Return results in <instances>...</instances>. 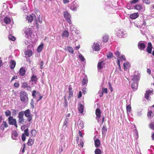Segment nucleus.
Returning a JSON list of instances; mask_svg holds the SVG:
<instances>
[{
    "mask_svg": "<svg viewBox=\"0 0 154 154\" xmlns=\"http://www.w3.org/2000/svg\"><path fill=\"white\" fill-rule=\"evenodd\" d=\"M92 48L94 49L95 51H97L100 49V46L98 43H94L92 45Z\"/></svg>",
    "mask_w": 154,
    "mask_h": 154,
    "instance_id": "obj_20",
    "label": "nucleus"
},
{
    "mask_svg": "<svg viewBox=\"0 0 154 154\" xmlns=\"http://www.w3.org/2000/svg\"><path fill=\"white\" fill-rule=\"evenodd\" d=\"M9 63L10 68L12 69H14L16 65V62L14 60H11L10 61Z\"/></svg>",
    "mask_w": 154,
    "mask_h": 154,
    "instance_id": "obj_18",
    "label": "nucleus"
},
{
    "mask_svg": "<svg viewBox=\"0 0 154 154\" xmlns=\"http://www.w3.org/2000/svg\"><path fill=\"white\" fill-rule=\"evenodd\" d=\"M9 123L10 125H14L17 127L16 120L15 119H13V117L10 116L8 118Z\"/></svg>",
    "mask_w": 154,
    "mask_h": 154,
    "instance_id": "obj_7",
    "label": "nucleus"
},
{
    "mask_svg": "<svg viewBox=\"0 0 154 154\" xmlns=\"http://www.w3.org/2000/svg\"><path fill=\"white\" fill-rule=\"evenodd\" d=\"M8 38L9 39L13 41H14L16 39L15 38L11 35H9L8 36Z\"/></svg>",
    "mask_w": 154,
    "mask_h": 154,
    "instance_id": "obj_52",
    "label": "nucleus"
},
{
    "mask_svg": "<svg viewBox=\"0 0 154 154\" xmlns=\"http://www.w3.org/2000/svg\"><path fill=\"white\" fill-rule=\"evenodd\" d=\"M109 38L108 36L107 35H105L103 36V41L104 42H106L108 41Z\"/></svg>",
    "mask_w": 154,
    "mask_h": 154,
    "instance_id": "obj_41",
    "label": "nucleus"
},
{
    "mask_svg": "<svg viewBox=\"0 0 154 154\" xmlns=\"http://www.w3.org/2000/svg\"><path fill=\"white\" fill-rule=\"evenodd\" d=\"M24 134H25V135L26 136H29V130L28 128H27L25 129L24 131Z\"/></svg>",
    "mask_w": 154,
    "mask_h": 154,
    "instance_id": "obj_51",
    "label": "nucleus"
},
{
    "mask_svg": "<svg viewBox=\"0 0 154 154\" xmlns=\"http://www.w3.org/2000/svg\"><path fill=\"white\" fill-rule=\"evenodd\" d=\"M24 31L28 38L32 34V32L30 28L26 27L24 29Z\"/></svg>",
    "mask_w": 154,
    "mask_h": 154,
    "instance_id": "obj_8",
    "label": "nucleus"
},
{
    "mask_svg": "<svg viewBox=\"0 0 154 154\" xmlns=\"http://www.w3.org/2000/svg\"><path fill=\"white\" fill-rule=\"evenodd\" d=\"M147 115L148 117L151 118L153 116L154 114L151 111H150L148 112Z\"/></svg>",
    "mask_w": 154,
    "mask_h": 154,
    "instance_id": "obj_49",
    "label": "nucleus"
},
{
    "mask_svg": "<svg viewBox=\"0 0 154 154\" xmlns=\"http://www.w3.org/2000/svg\"><path fill=\"white\" fill-rule=\"evenodd\" d=\"M37 94L38 95L40 96L38 99L37 100V102H38L43 97L42 96H40V93L39 92H38L37 93Z\"/></svg>",
    "mask_w": 154,
    "mask_h": 154,
    "instance_id": "obj_56",
    "label": "nucleus"
},
{
    "mask_svg": "<svg viewBox=\"0 0 154 154\" xmlns=\"http://www.w3.org/2000/svg\"><path fill=\"white\" fill-rule=\"evenodd\" d=\"M79 57L82 62H84L85 60L84 57L81 54L79 55Z\"/></svg>",
    "mask_w": 154,
    "mask_h": 154,
    "instance_id": "obj_47",
    "label": "nucleus"
},
{
    "mask_svg": "<svg viewBox=\"0 0 154 154\" xmlns=\"http://www.w3.org/2000/svg\"><path fill=\"white\" fill-rule=\"evenodd\" d=\"M37 22H39V23H42V18L40 17H39L38 19L36 20V24L37 26H38V24Z\"/></svg>",
    "mask_w": 154,
    "mask_h": 154,
    "instance_id": "obj_42",
    "label": "nucleus"
},
{
    "mask_svg": "<svg viewBox=\"0 0 154 154\" xmlns=\"http://www.w3.org/2000/svg\"><path fill=\"white\" fill-rule=\"evenodd\" d=\"M34 143V140L29 138L28 140L27 143V145L29 146H31Z\"/></svg>",
    "mask_w": 154,
    "mask_h": 154,
    "instance_id": "obj_32",
    "label": "nucleus"
},
{
    "mask_svg": "<svg viewBox=\"0 0 154 154\" xmlns=\"http://www.w3.org/2000/svg\"><path fill=\"white\" fill-rule=\"evenodd\" d=\"M146 43L144 41H140L138 44V48L140 50H144L146 47Z\"/></svg>",
    "mask_w": 154,
    "mask_h": 154,
    "instance_id": "obj_6",
    "label": "nucleus"
},
{
    "mask_svg": "<svg viewBox=\"0 0 154 154\" xmlns=\"http://www.w3.org/2000/svg\"><path fill=\"white\" fill-rule=\"evenodd\" d=\"M134 132V137L137 140L138 137V134L137 130L136 129L135 130Z\"/></svg>",
    "mask_w": 154,
    "mask_h": 154,
    "instance_id": "obj_43",
    "label": "nucleus"
},
{
    "mask_svg": "<svg viewBox=\"0 0 154 154\" xmlns=\"http://www.w3.org/2000/svg\"><path fill=\"white\" fill-rule=\"evenodd\" d=\"M31 133L32 136H35L36 135V132L35 130H32L31 131Z\"/></svg>",
    "mask_w": 154,
    "mask_h": 154,
    "instance_id": "obj_55",
    "label": "nucleus"
},
{
    "mask_svg": "<svg viewBox=\"0 0 154 154\" xmlns=\"http://www.w3.org/2000/svg\"><path fill=\"white\" fill-rule=\"evenodd\" d=\"M84 106L82 104H80L78 106V109L79 112L81 114L83 113Z\"/></svg>",
    "mask_w": 154,
    "mask_h": 154,
    "instance_id": "obj_19",
    "label": "nucleus"
},
{
    "mask_svg": "<svg viewBox=\"0 0 154 154\" xmlns=\"http://www.w3.org/2000/svg\"><path fill=\"white\" fill-rule=\"evenodd\" d=\"M118 59H119L121 61H126V59L125 57V56L123 55H122L120 56L119 57Z\"/></svg>",
    "mask_w": 154,
    "mask_h": 154,
    "instance_id": "obj_46",
    "label": "nucleus"
},
{
    "mask_svg": "<svg viewBox=\"0 0 154 154\" xmlns=\"http://www.w3.org/2000/svg\"><path fill=\"white\" fill-rule=\"evenodd\" d=\"M35 17V15L34 14H32L31 15L27 16L26 20H27L28 23H31Z\"/></svg>",
    "mask_w": 154,
    "mask_h": 154,
    "instance_id": "obj_11",
    "label": "nucleus"
},
{
    "mask_svg": "<svg viewBox=\"0 0 154 154\" xmlns=\"http://www.w3.org/2000/svg\"><path fill=\"white\" fill-rule=\"evenodd\" d=\"M140 79V75L135 74L134 75L132 80L133 81L131 86L132 89L134 91L137 90L138 87V82Z\"/></svg>",
    "mask_w": 154,
    "mask_h": 154,
    "instance_id": "obj_1",
    "label": "nucleus"
},
{
    "mask_svg": "<svg viewBox=\"0 0 154 154\" xmlns=\"http://www.w3.org/2000/svg\"><path fill=\"white\" fill-rule=\"evenodd\" d=\"M37 80V78L36 75H32L31 78V80L32 82H34L35 83H36Z\"/></svg>",
    "mask_w": 154,
    "mask_h": 154,
    "instance_id": "obj_29",
    "label": "nucleus"
},
{
    "mask_svg": "<svg viewBox=\"0 0 154 154\" xmlns=\"http://www.w3.org/2000/svg\"><path fill=\"white\" fill-rule=\"evenodd\" d=\"M107 129L105 126H103L102 128V133L103 134H105L107 132Z\"/></svg>",
    "mask_w": 154,
    "mask_h": 154,
    "instance_id": "obj_48",
    "label": "nucleus"
},
{
    "mask_svg": "<svg viewBox=\"0 0 154 154\" xmlns=\"http://www.w3.org/2000/svg\"><path fill=\"white\" fill-rule=\"evenodd\" d=\"M69 33L66 30H65L63 32L62 35V36L63 37H68L69 36Z\"/></svg>",
    "mask_w": 154,
    "mask_h": 154,
    "instance_id": "obj_31",
    "label": "nucleus"
},
{
    "mask_svg": "<svg viewBox=\"0 0 154 154\" xmlns=\"http://www.w3.org/2000/svg\"><path fill=\"white\" fill-rule=\"evenodd\" d=\"M23 115L26 117L27 118V120L28 122H30L32 119V115L30 112V111L29 109H27L25 111H23Z\"/></svg>",
    "mask_w": 154,
    "mask_h": 154,
    "instance_id": "obj_3",
    "label": "nucleus"
},
{
    "mask_svg": "<svg viewBox=\"0 0 154 154\" xmlns=\"http://www.w3.org/2000/svg\"><path fill=\"white\" fill-rule=\"evenodd\" d=\"M144 3L147 4H149L150 3L151 0H142Z\"/></svg>",
    "mask_w": 154,
    "mask_h": 154,
    "instance_id": "obj_58",
    "label": "nucleus"
},
{
    "mask_svg": "<svg viewBox=\"0 0 154 154\" xmlns=\"http://www.w3.org/2000/svg\"><path fill=\"white\" fill-rule=\"evenodd\" d=\"M123 66L125 69H127L130 66V65L128 62H126L124 63Z\"/></svg>",
    "mask_w": 154,
    "mask_h": 154,
    "instance_id": "obj_40",
    "label": "nucleus"
},
{
    "mask_svg": "<svg viewBox=\"0 0 154 154\" xmlns=\"http://www.w3.org/2000/svg\"><path fill=\"white\" fill-rule=\"evenodd\" d=\"M79 5L76 2H74L71 5L70 9L73 11H76Z\"/></svg>",
    "mask_w": 154,
    "mask_h": 154,
    "instance_id": "obj_12",
    "label": "nucleus"
},
{
    "mask_svg": "<svg viewBox=\"0 0 154 154\" xmlns=\"http://www.w3.org/2000/svg\"><path fill=\"white\" fill-rule=\"evenodd\" d=\"M18 136V134H17V132L15 131H13L12 134V138L13 140H16L17 137Z\"/></svg>",
    "mask_w": 154,
    "mask_h": 154,
    "instance_id": "obj_27",
    "label": "nucleus"
},
{
    "mask_svg": "<svg viewBox=\"0 0 154 154\" xmlns=\"http://www.w3.org/2000/svg\"><path fill=\"white\" fill-rule=\"evenodd\" d=\"M152 93L151 91L149 90L146 91L145 94V97L147 100H149V96Z\"/></svg>",
    "mask_w": 154,
    "mask_h": 154,
    "instance_id": "obj_25",
    "label": "nucleus"
},
{
    "mask_svg": "<svg viewBox=\"0 0 154 154\" xmlns=\"http://www.w3.org/2000/svg\"><path fill=\"white\" fill-rule=\"evenodd\" d=\"M64 16L67 22L69 24H71V21L70 19L71 15L67 11H65L64 13Z\"/></svg>",
    "mask_w": 154,
    "mask_h": 154,
    "instance_id": "obj_9",
    "label": "nucleus"
},
{
    "mask_svg": "<svg viewBox=\"0 0 154 154\" xmlns=\"http://www.w3.org/2000/svg\"><path fill=\"white\" fill-rule=\"evenodd\" d=\"M120 60L119 59H117V64L119 66V68H116V69L115 72L116 73H119V71H121V69L120 67Z\"/></svg>",
    "mask_w": 154,
    "mask_h": 154,
    "instance_id": "obj_26",
    "label": "nucleus"
},
{
    "mask_svg": "<svg viewBox=\"0 0 154 154\" xmlns=\"http://www.w3.org/2000/svg\"><path fill=\"white\" fill-rule=\"evenodd\" d=\"M104 65V62L103 61H101L100 62H99L97 64V68L98 69H101Z\"/></svg>",
    "mask_w": 154,
    "mask_h": 154,
    "instance_id": "obj_24",
    "label": "nucleus"
},
{
    "mask_svg": "<svg viewBox=\"0 0 154 154\" xmlns=\"http://www.w3.org/2000/svg\"><path fill=\"white\" fill-rule=\"evenodd\" d=\"M113 54L111 51L109 52L106 55L107 58L108 59H111L113 57Z\"/></svg>",
    "mask_w": 154,
    "mask_h": 154,
    "instance_id": "obj_36",
    "label": "nucleus"
},
{
    "mask_svg": "<svg viewBox=\"0 0 154 154\" xmlns=\"http://www.w3.org/2000/svg\"><path fill=\"white\" fill-rule=\"evenodd\" d=\"M72 26H71L70 28V30L71 31L72 33V34H73L74 33V32H75L74 29H75V28L74 27H73L72 29Z\"/></svg>",
    "mask_w": 154,
    "mask_h": 154,
    "instance_id": "obj_62",
    "label": "nucleus"
},
{
    "mask_svg": "<svg viewBox=\"0 0 154 154\" xmlns=\"http://www.w3.org/2000/svg\"><path fill=\"white\" fill-rule=\"evenodd\" d=\"M20 99L21 101L24 103H26L28 100V95L25 91H21L20 92Z\"/></svg>",
    "mask_w": 154,
    "mask_h": 154,
    "instance_id": "obj_2",
    "label": "nucleus"
},
{
    "mask_svg": "<svg viewBox=\"0 0 154 154\" xmlns=\"http://www.w3.org/2000/svg\"><path fill=\"white\" fill-rule=\"evenodd\" d=\"M116 35L120 38H125L127 35V33L125 31L122 29L118 30L116 32Z\"/></svg>",
    "mask_w": 154,
    "mask_h": 154,
    "instance_id": "obj_4",
    "label": "nucleus"
},
{
    "mask_svg": "<svg viewBox=\"0 0 154 154\" xmlns=\"http://www.w3.org/2000/svg\"><path fill=\"white\" fill-rule=\"evenodd\" d=\"M63 151V149L62 146H60L59 148V150H58L59 153L60 154Z\"/></svg>",
    "mask_w": 154,
    "mask_h": 154,
    "instance_id": "obj_60",
    "label": "nucleus"
},
{
    "mask_svg": "<svg viewBox=\"0 0 154 154\" xmlns=\"http://www.w3.org/2000/svg\"><path fill=\"white\" fill-rule=\"evenodd\" d=\"M36 91L35 90H33L32 91V95L34 98H36Z\"/></svg>",
    "mask_w": 154,
    "mask_h": 154,
    "instance_id": "obj_57",
    "label": "nucleus"
},
{
    "mask_svg": "<svg viewBox=\"0 0 154 154\" xmlns=\"http://www.w3.org/2000/svg\"><path fill=\"white\" fill-rule=\"evenodd\" d=\"M69 121V119L68 118H66L64 122L63 123V127H67L68 125V123Z\"/></svg>",
    "mask_w": 154,
    "mask_h": 154,
    "instance_id": "obj_45",
    "label": "nucleus"
},
{
    "mask_svg": "<svg viewBox=\"0 0 154 154\" xmlns=\"http://www.w3.org/2000/svg\"><path fill=\"white\" fill-rule=\"evenodd\" d=\"M44 45L43 43L41 44L38 47L37 51L38 52H40L42 50Z\"/></svg>",
    "mask_w": 154,
    "mask_h": 154,
    "instance_id": "obj_33",
    "label": "nucleus"
},
{
    "mask_svg": "<svg viewBox=\"0 0 154 154\" xmlns=\"http://www.w3.org/2000/svg\"><path fill=\"white\" fill-rule=\"evenodd\" d=\"M23 116V111L20 112L18 113V121L20 124H22L24 121Z\"/></svg>",
    "mask_w": 154,
    "mask_h": 154,
    "instance_id": "obj_5",
    "label": "nucleus"
},
{
    "mask_svg": "<svg viewBox=\"0 0 154 154\" xmlns=\"http://www.w3.org/2000/svg\"><path fill=\"white\" fill-rule=\"evenodd\" d=\"M30 105H31V107L33 108L34 107V101H33V99H32V100H31V102L30 103Z\"/></svg>",
    "mask_w": 154,
    "mask_h": 154,
    "instance_id": "obj_63",
    "label": "nucleus"
},
{
    "mask_svg": "<svg viewBox=\"0 0 154 154\" xmlns=\"http://www.w3.org/2000/svg\"><path fill=\"white\" fill-rule=\"evenodd\" d=\"M95 113L96 117V119L97 120L98 122H99L100 119L101 112L99 108H97L95 111Z\"/></svg>",
    "mask_w": 154,
    "mask_h": 154,
    "instance_id": "obj_10",
    "label": "nucleus"
},
{
    "mask_svg": "<svg viewBox=\"0 0 154 154\" xmlns=\"http://www.w3.org/2000/svg\"><path fill=\"white\" fill-rule=\"evenodd\" d=\"M26 70L25 68L22 67L20 69L19 71V74L21 76H24L25 75Z\"/></svg>",
    "mask_w": 154,
    "mask_h": 154,
    "instance_id": "obj_14",
    "label": "nucleus"
},
{
    "mask_svg": "<svg viewBox=\"0 0 154 154\" xmlns=\"http://www.w3.org/2000/svg\"><path fill=\"white\" fill-rule=\"evenodd\" d=\"M115 55L118 58V59L120 55V53L119 51H117L115 52Z\"/></svg>",
    "mask_w": 154,
    "mask_h": 154,
    "instance_id": "obj_54",
    "label": "nucleus"
},
{
    "mask_svg": "<svg viewBox=\"0 0 154 154\" xmlns=\"http://www.w3.org/2000/svg\"><path fill=\"white\" fill-rule=\"evenodd\" d=\"M88 82V80L86 76H85L83 79L82 81V85H85L86 84H87Z\"/></svg>",
    "mask_w": 154,
    "mask_h": 154,
    "instance_id": "obj_37",
    "label": "nucleus"
},
{
    "mask_svg": "<svg viewBox=\"0 0 154 154\" xmlns=\"http://www.w3.org/2000/svg\"><path fill=\"white\" fill-rule=\"evenodd\" d=\"M22 88H26L28 91H31V87L26 82H24L22 84Z\"/></svg>",
    "mask_w": 154,
    "mask_h": 154,
    "instance_id": "obj_13",
    "label": "nucleus"
},
{
    "mask_svg": "<svg viewBox=\"0 0 154 154\" xmlns=\"http://www.w3.org/2000/svg\"><path fill=\"white\" fill-rule=\"evenodd\" d=\"M139 15L137 13H135L131 14L130 17L131 19H135L139 17Z\"/></svg>",
    "mask_w": 154,
    "mask_h": 154,
    "instance_id": "obj_22",
    "label": "nucleus"
},
{
    "mask_svg": "<svg viewBox=\"0 0 154 154\" xmlns=\"http://www.w3.org/2000/svg\"><path fill=\"white\" fill-rule=\"evenodd\" d=\"M12 114L13 116H16L17 115V110L14 109H12Z\"/></svg>",
    "mask_w": 154,
    "mask_h": 154,
    "instance_id": "obj_59",
    "label": "nucleus"
},
{
    "mask_svg": "<svg viewBox=\"0 0 154 154\" xmlns=\"http://www.w3.org/2000/svg\"><path fill=\"white\" fill-rule=\"evenodd\" d=\"M26 139V137L25 135H24L23 134L22 135V140L24 141H25Z\"/></svg>",
    "mask_w": 154,
    "mask_h": 154,
    "instance_id": "obj_61",
    "label": "nucleus"
},
{
    "mask_svg": "<svg viewBox=\"0 0 154 154\" xmlns=\"http://www.w3.org/2000/svg\"><path fill=\"white\" fill-rule=\"evenodd\" d=\"M5 114L6 116H10L11 115V113L10 111L9 110H7L5 112Z\"/></svg>",
    "mask_w": 154,
    "mask_h": 154,
    "instance_id": "obj_50",
    "label": "nucleus"
},
{
    "mask_svg": "<svg viewBox=\"0 0 154 154\" xmlns=\"http://www.w3.org/2000/svg\"><path fill=\"white\" fill-rule=\"evenodd\" d=\"M8 125L7 122L4 121L3 122V123L1 125L0 127V129L3 131L5 129V128L8 127Z\"/></svg>",
    "mask_w": 154,
    "mask_h": 154,
    "instance_id": "obj_17",
    "label": "nucleus"
},
{
    "mask_svg": "<svg viewBox=\"0 0 154 154\" xmlns=\"http://www.w3.org/2000/svg\"><path fill=\"white\" fill-rule=\"evenodd\" d=\"M4 22L6 24H9L11 22V20L9 17L6 16L4 19Z\"/></svg>",
    "mask_w": 154,
    "mask_h": 154,
    "instance_id": "obj_28",
    "label": "nucleus"
},
{
    "mask_svg": "<svg viewBox=\"0 0 154 154\" xmlns=\"http://www.w3.org/2000/svg\"><path fill=\"white\" fill-rule=\"evenodd\" d=\"M8 10V5L7 4L4 3L3 4V11L1 13V15H3V13L5 12H7Z\"/></svg>",
    "mask_w": 154,
    "mask_h": 154,
    "instance_id": "obj_15",
    "label": "nucleus"
},
{
    "mask_svg": "<svg viewBox=\"0 0 154 154\" xmlns=\"http://www.w3.org/2000/svg\"><path fill=\"white\" fill-rule=\"evenodd\" d=\"M67 50L68 52L71 54H73L74 51L72 48L70 46H68L67 47Z\"/></svg>",
    "mask_w": 154,
    "mask_h": 154,
    "instance_id": "obj_34",
    "label": "nucleus"
},
{
    "mask_svg": "<svg viewBox=\"0 0 154 154\" xmlns=\"http://www.w3.org/2000/svg\"><path fill=\"white\" fill-rule=\"evenodd\" d=\"M126 109L127 113L130 112L131 109V107L130 106V105L127 106Z\"/></svg>",
    "mask_w": 154,
    "mask_h": 154,
    "instance_id": "obj_53",
    "label": "nucleus"
},
{
    "mask_svg": "<svg viewBox=\"0 0 154 154\" xmlns=\"http://www.w3.org/2000/svg\"><path fill=\"white\" fill-rule=\"evenodd\" d=\"M94 153L95 154H102V151L99 149H96Z\"/></svg>",
    "mask_w": 154,
    "mask_h": 154,
    "instance_id": "obj_44",
    "label": "nucleus"
},
{
    "mask_svg": "<svg viewBox=\"0 0 154 154\" xmlns=\"http://www.w3.org/2000/svg\"><path fill=\"white\" fill-rule=\"evenodd\" d=\"M152 47L151 43H148V46L146 48L147 51L149 53L151 54L152 52Z\"/></svg>",
    "mask_w": 154,
    "mask_h": 154,
    "instance_id": "obj_16",
    "label": "nucleus"
},
{
    "mask_svg": "<svg viewBox=\"0 0 154 154\" xmlns=\"http://www.w3.org/2000/svg\"><path fill=\"white\" fill-rule=\"evenodd\" d=\"M134 9L140 11H141L142 9L144 10L140 5H137L134 6Z\"/></svg>",
    "mask_w": 154,
    "mask_h": 154,
    "instance_id": "obj_30",
    "label": "nucleus"
},
{
    "mask_svg": "<svg viewBox=\"0 0 154 154\" xmlns=\"http://www.w3.org/2000/svg\"><path fill=\"white\" fill-rule=\"evenodd\" d=\"M149 128L152 130H154V121L153 122H151L149 125Z\"/></svg>",
    "mask_w": 154,
    "mask_h": 154,
    "instance_id": "obj_38",
    "label": "nucleus"
},
{
    "mask_svg": "<svg viewBox=\"0 0 154 154\" xmlns=\"http://www.w3.org/2000/svg\"><path fill=\"white\" fill-rule=\"evenodd\" d=\"M103 93H107V88H103V90L102 91Z\"/></svg>",
    "mask_w": 154,
    "mask_h": 154,
    "instance_id": "obj_64",
    "label": "nucleus"
},
{
    "mask_svg": "<svg viewBox=\"0 0 154 154\" xmlns=\"http://www.w3.org/2000/svg\"><path fill=\"white\" fill-rule=\"evenodd\" d=\"M133 4H134L131 1L130 3L127 4L126 5L127 8L128 9H133L134 8V6L133 5Z\"/></svg>",
    "mask_w": 154,
    "mask_h": 154,
    "instance_id": "obj_21",
    "label": "nucleus"
},
{
    "mask_svg": "<svg viewBox=\"0 0 154 154\" xmlns=\"http://www.w3.org/2000/svg\"><path fill=\"white\" fill-rule=\"evenodd\" d=\"M95 146L96 147H98L100 145V142L98 139H96L94 142Z\"/></svg>",
    "mask_w": 154,
    "mask_h": 154,
    "instance_id": "obj_35",
    "label": "nucleus"
},
{
    "mask_svg": "<svg viewBox=\"0 0 154 154\" xmlns=\"http://www.w3.org/2000/svg\"><path fill=\"white\" fill-rule=\"evenodd\" d=\"M84 123L82 122H80V123L78 124V127L79 129H81L84 127Z\"/></svg>",
    "mask_w": 154,
    "mask_h": 154,
    "instance_id": "obj_39",
    "label": "nucleus"
},
{
    "mask_svg": "<svg viewBox=\"0 0 154 154\" xmlns=\"http://www.w3.org/2000/svg\"><path fill=\"white\" fill-rule=\"evenodd\" d=\"M32 51L30 50H28L25 52V54L27 57H30L32 55Z\"/></svg>",
    "mask_w": 154,
    "mask_h": 154,
    "instance_id": "obj_23",
    "label": "nucleus"
}]
</instances>
